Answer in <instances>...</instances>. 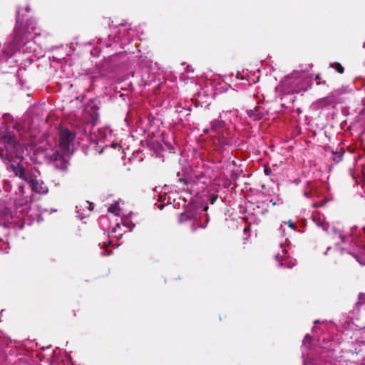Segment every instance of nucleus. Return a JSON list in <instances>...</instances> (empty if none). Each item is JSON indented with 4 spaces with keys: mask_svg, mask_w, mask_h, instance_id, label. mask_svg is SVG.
<instances>
[{
    "mask_svg": "<svg viewBox=\"0 0 365 365\" xmlns=\"http://www.w3.org/2000/svg\"><path fill=\"white\" fill-rule=\"evenodd\" d=\"M363 47L365 48V42L363 44Z\"/></svg>",
    "mask_w": 365,
    "mask_h": 365,
    "instance_id": "37",
    "label": "nucleus"
},
{
    "mask_svg": "<svg viewBox=\"0 0 365 365\" xmlns=\"http://www.w3.org/2000/svg\"><path fill=\"white\" fill-rule=\"evenodd\" d=\"M312 220L315 224L322 228L324 231H327L329 228V224L326 222L325 217L323 215L316 212L312 215Z\"/></svg>",
    "mask_w": 365,
    "mask_h": 365,
    "instance_id": "12",
    "label": "nucleus"
},
{
    "mask_svg": "<svg viewBox=\"0 0 365 365\" xmlns=\"http://www.w3.org/2000/svg\"><path fill=\"white\" fill-rule=\"evenodd\" d=\"M1 224L4 225V227H9L10 226V222L9 220V215H6L3 220V222H1Z\"/></svg>",
    "mask_w": 365,
    "mask_h": 365,
    "instance_id": "22",
    "label": "nucleus"
},
{
    "mask_svg": "<svg viewBox=\"0 0 365 365\" xmlns=\"http://www.w3.org/2000/svg\"><path fill=\"white\" fill-rule=\"evenodd\" d=\"M26 11H29V7H28V6H26Z\"/></svg>",
    "mask_w": 365,
    "mask_h": 365,
    "instance_id": "36",
    "label": "nucleus"
},
{
    "mask_svg": "<svg viewBox=\"0 0 365 365\" xmlns=\"http://www.w3.org/2000/svg\"><path fill=\"white\" fill-rule=\"evenodd\" d=\"M309 81L305 78L304 74L301 71H294L287 76L279 86L276 87V91L282 90L284 94L300 93L308 88Z\"/></svg>",
    "mask_w": 365,
    "mask_h": 365,
    "instance_id": "4",
    "label": "nucleus"
},
{
    "mask_svg": "<svg viewBox=\"0 0 365 365\" xmlns=\"http://www.w3.org/2000/svg\"><path fill=\"white\" fill-rule=\"evenodd\" d=\"M364 294H362V293H360L359 295V299H362V297H364Z\"/></svg>",
    "mask_w": 365,
    "mask_h": 365,
    "instance_id": "33",
    "label": "nucleus"
},
{
    "mask_svg": "<svg viewBox=\"0 0 365 365\" xmlns=\"http://www.w3.org/2000/svg\"><path fill=\"white\" fill-rule=\"evenodd\" d=\"M199 218V214L195 210H193L192 208H188L185 210V212L180 214L179 217V222L180 224L188 223L190 226L191 231L195 232L198 227H206V225H198Z\"/></svg>",
    "mask_w": 365,
    "mask_h": 365,
    "instance_id": "7",
    "label": "nucleus"
},
{
    "mask_svg": "<svg viewBox=\"0 0 365 365\" xmlns=\"http://www.w3.org/2000/svg\"><path fill=\"white\" fill-rule=\"evenodd\" d=\"M356 260L361 264H365V261L364 260H361V256H356Z\"/></svg>",
    "mask_w": 365,
    "mask_h": 365,
    "instance_id": "25",
    "label": "nucleus"
},
{
    "mask_svg": "<svg viewBox=\"0 0 365 365\" xmlns=\"http://www.w3.org/2000/svg\"><path fill=\"white\" fill-rule=\"evenodd\" d=\"M187 190L190 191L191 195H197L200 192L203 191L206 186L207 182L204 180V178H197L196 180L191 181H185Z\"/></svg>",
    "mask_w": 365,
    "mask_h": 365,
    "instance_id": "8",
    "label": "nucleus"
},
{
    "mask_svg": "<svg viewBox=\"0 0 365 365\" xmlns=\"http://www.w3.org/2000/svg\"><path fill=\"white\" fill-rule=\"evenodd\" d=\"M313 206H314V207H319L322 206V205L318 204V203H314V204L313 205Z\"/></svg>",
    "mask_w": 365,
    "mask_h": 365,
    "instance_id": "32",
    "label": "nucleus"
},
{
    "mask_svg": "<svg viewBox=\"0 0 365 365\" xmlns=\"http://www.w3.org/2000/svg\"><path fill=\"white\" fill-rule=\"evenodd\" d=\"M363 231L365 233V227L363 228Z\"/></svg>",
    "mask_w": 365,
    "mask_h": 365,
    "instance_id": "38",
    "label": "nucleus"
},
{
    "mask_svg": "<svg viewBox=\"0 0 365 365\" xmlns=\"http://www.w3.org/2000/svg\"><path fill=\"white\" fill-rule=\"evenodd\" d=\"M222 143L227 144V143L226 142V140H225L224 141H222Z\"/></svg>",
    "mask_w": 365,
    "mask_h": 365,
    "instance_id": "35",
    "label": "nucleus"
},
{
    "mask_svg": "<svg viewBox=\"0 0 365 365\" xmlns=\"http://www.w3.org/2000/svg\"><path fill=\"white\" fill-rule=\"evenodd\" d=\"M330 67L335 68L339 73H344V68L343 66L339 63H334L332 64H330Z\"/></svg>",
    "mask_w": 365,
    "mask_h": 365,
    "instance_id": "19",
    "label": "nucleus"
},
{
    "mask_svg": "<svg viewBox=\"0 0 365 365\" xmlns=\"http://www.w3.org/2000/svg\"><path fill=\"white\" fill-rule=\"evenodd\" d=\"M333 232L334 235V238L338 237L339 239L341 240V242H343V243L346 242V237L345 236H344L339 230H338L336 228L334 227Z\"/></svg>",
    "mask_w": 365,
    "mask_h": 365,
    "instance_id": "17",
    "label": "nucleus"
},
{
    "mask_svg": "<svg viewBox=\"0 0 365 365\" xmlns=\"http://www.w3.org/2000/svg\"><path fill=\"white\" fill-rule=\"evenodd\" d=\"M91 141L96 144V149L99 153H103L106 148H115L118 145L113 143V135L109 127H103L93 131L91 136Z\"/></svg>",
    "mask_w": 365,
    "mask_h": 365,
    "instance_id": "5",
    "label": "nucleus"
},
{
    "mask_svg": "<svg viewBox=\"0 0 365 365\" xmlns=\"http://www.w3.org/2000/svg\"><path fill=\"white\" fill-rule=\"evenodd\" d=\"M122 225L129 229H132L134 227V224H133L130 220V217L128 215H125L121 217Z\"/></svg>",
    "mask_w": 365,
    "mask_h": 365,
    "instance_id": "16",
    "label": "nucleus"
},
{
    "mask_svg": "<svg viewBox=\"0 0 365 365\" xmlns=\"http://www.w3.org/2000/svg\"><path fill=\"white\" fill-rule=\"evenodd\" d=\"M361 254H362L363 255H365V250H364V252H363V253H361Z\"/></svg>",
    "mask_w": 365,
    "mask_h": 365,
    "instance_id": "39",
    "label": "nucleus"
},
{
    "mask_svg": "<svg viewBox=\"0 0 365 365\" xmlns=\"http://www.w3.org/2000/svg\"><path fill=\"white\" fill-rule=\"evenodd\" d=\"M93 204L88 201L84 202L82 205H76V212L78 217L80 219L86 217L89 215L90 211L93 210Z\"/></svg>",
    "mask_w": 365,
    "mask_h": 365,
    "instance_id": "11",
    "label": "nucleus"
},
{
    "mask_svg": "<svg viewBox=\"0 0 365 365\" xmlns=\"http://www.w3.org/2000/svg\"><path fill=\"white\" fill-rule=\"evenodd\" d=\"M106 242H103V247H106Z\"/></svg>",
    "mask_w": 365,
    "mask_h": 365,
    "instance_id": "34",
    "label": "nucleus"
},
{
    "mask_svg": "<svg viewBox=\"0 0 365 365\" xmlns=\"http://www.w3.org/2000/svg\"><path fill=\"white\" fill-rule=\"evenodd\" d=\"M118 229H120V225H119V223L118 222V223H116V225H115L112 228L111 232H112V233H113V234H116V235H115V237H119V238H120V237H121V236H122V233L117 234V232H118Z\"/></svg>",
    "mask_w": 365,
    "mask_h": 365,
    "instance_id": "21",
    "label": "nucleus"
},
{
    "mask_svg": "<svg viewBox=\"0 0 365 365\" xmlns=\"http://www.w3.org/2000/svg\"><path fill=\"white\" fill-rule=\"evenodd\" d=\"M336 154H337L336 158H339V160H340L341 159V155H341V154H340L339 153H337Z\"/></svg>",
    "mask_w": 365,
    "mask_h": 365,
    "instance_id": "31",
    "label": "nucleus"
},
{
    "mask_svg": "<svg viewBox=\"0 0 365 365\" xmlns=\"http://www.w3.org/2000/svg\"><path fill=\"white\" fill-rule=\"evenodd\" d=\"M310 344H311V338L309 334H307L303 340V342H302L303 350L304 349H309L310 347Z\"/></svg>",
    "mask_w": 365,
    "mask_h": 365,
    "instance_id": "18",
    "label": "nucleus"
},
{
    "mask_svg": "<svg viewBox=\"0 0 365 365\" xmlns=\"http://www.w3.org/2000/svg\"><path fill=\"white\" fill-rule=\"evenodd\" d=\"M58 142L53 138L48 137L40 142L36 148L44 153L45 158L54 161L61 160L63 155L71 153L76 134L64 128L58 131Z\"/></svg>",
    "mask_w": 365,
    "mask_h": 365,
    "instance_id": "3",
    "label": "nucleus"
},
{
    "mask_svg": "<svg viewBox=\"0 0 365 365\" xmlns=\"http://www.w3.org/2000/svg\"><path fill=\"white\" fill-rule=\"evenodd\" d=\"M26 182L19 183L18 185L17 190L15 191L14 200L16 204L19 205H24L28 203L30 201V197L28 193V190H29V187L26 189Z\"/></svg>",
    "mask_w": 365,
    "mask_h": 365,
    "instance_id": "9",
    "label": "nucleus"
},
{
    "mask_svg": "<svg viewBox=\"0 0 365 365\" xmlns=\"http://www.w3.org/2000/svg\"><path fill=\"white\" fill-rule=\"evenodd\" d=\"M285 225L286 222H284L283 224L281 225L279 230L282 238H284V240L279 242V247L282 251L281 252H278L275 255V258L279 262L280 266L287 268H292V267L294 266V263L291 260H288L287 250L286 249V246L288 242V237H287V235L286 233L284 227Z\"/></svg>",
    "mask_w": 365,
    "mask_h": 365,
    "instance_id": "6",
    "label": "nucleus"
},
{
    "mask_svg": "<svg viewBox=\"0 0 365 365\" xmlns=\"http://www.w3.org/2000/svg\"><path fill=\"white\" fill-rule=\"evenodd\" d=\"M270 202H271L273 205L282 204V200H280V199H278L277 201H273L272 200H270Z\"/></svg>",
    "mask_w": 365,
    "mask_h": 365,
    "instance_id": "24",
    "label": "nucleus"
},
{
    "mask_svg": "<svg viewBox=\"0 0 365 365\" xmlns=\"http://www.w3.org/2000/svg\"><path fill=\"white\" fill-rule=\"evenodd\" d=\"M247 114L253 120H257L262 118L263 113L259 111V108H255L254 110H250L247 111Z\"/></svg>",
    "mask_w": 365,
    "mask_h": 365,
    "instance_id": "15",
    "label": "nucleus"
},
{
    "mask_svg": "<svg viewBox=\"0 0 365 365\" xmlns=\"http://www.w3.org/2000/svg\"><path fill=\"white\" fill-rule=\"evenodd\" d=\"M287 224L288 225V227L291 230H295L296 226H295V225L291 220H289Z\"/></svg>",
    "mask_w": 365,
    "mask_h": 365,
    "instance_id": "23",
    "label": "nucleus"
},
{
    "mask_svg": "<svg viewBox=\"0 0 365 365\" xmlns=\"http://www.w3.org/2000/svg\"><path fill=\"white\" fill-rule=\"evenodd\" d=\"M226 130V123L222 118L215 119L210 122V130L215 133L217 135H224V132Z\"/></svg>",
    "mask_w": 365,
    "mask_h": 365,
    "instance_id": "10",
    "label": "nucleus"
},
{
    "mask_svg": "<svg viewBox=\"0 0 365 365\" xmlns=\"http://www.w3.org/2000/svg\"><path fill=\"white\" fill-rule=\"evenodd\" d=\"M237 110H222V113H220V118L222 120H227L230 123H233L237 118Z\"/></svg>",
    "mask_w": 365,
    "mask_h": 365,
    "instance_id": "13",
    "label": "nucleus"
},
{
    "mask_svg": "<svg viewBox=\"0 0 365 365\" xmlns=\"http://www.w3.org/2000/svg\"><path fill=\"white\" fill-rule=\"evenodd\" d=\"M3 188L5 192H10L12 189V185L10 182L4 181L3 184Z\"/></svg>",
    "mask_w": 365,
    "mask_h": 365,
    "instance_id": "20",
    "label": "nucleus"
},
{
    "mask_svg": "<svg viewBox=\"0 0 365 365\" xmlns=\"http://www.w3.org/2000/svg\"><path fill=\"white\" fill-rule=\"evenodd\" d=\"M264 173L267 175H269L271 174V169L270 168H265L264 170Z\"/></svg>",
    "mask_w": 365,
    "mask_h": 365,
    "instance_id": "26",
    "label": "nucleus"
},
{
    "mask_svg": "<svg viewBox=\"0 0 365 365\" xmlns=\"http://www.w3.org/2000/svg\"><path fill=\"white\" fill-rule=\"evenodd\" d=\"M120 202H115L110 205L108 208V211L110 213L114 214L115 216H120L121 215V207L120 205Z\"/></svg>",
    "mask_w": 365,
    "mask_h": 365,
    "instance_id": "14",
    "label": "nucleus"
},
{
    "mask_svg": "<svg viewBox=\"0 0 365 365\" xmlns=\"http://www.w3.org/2000/svg\"><path fill=\"white\" fill-rule=\"evenodd\" d=\"M39 133L29 116H25L22 121L11 122L5 130L0 131V158L8 163V168L14 175L23 180L32 191L46 193L47 187L43 182L34 178L26 171L22 163L23 153L29 138H34Z\"/></svg>",
    "mask_w": 365,
    "mask_h": 365,
    "instance_id": "1",
    "label": "nucleus"
},
{
    "mask_svg": "<svg viewBox=\"0 0 365 365\" xmlns=\"http://www.w3.org/2000/svg\"><path fill=\"white\" fill-rule=\"evenodd\" d=\"M217 198V195L212 196V198L210 199L211 204H214Z\"/></svg>",
    "mask_w": 365,
    "mask_h": 365,
    "instance_id": "27",
    "label": "nucleus"
},
{
    "mask_svg": "<svg viewBox=\"0 0 365 365\" xmlns=\"http://www.w3.org/2000/svg\"><path fill=\"white\" fill-rule=\"evenodd\" d=\"M31 49V46L26 47V48H23V52H29L30 51H28V49Z\"/></svg>",
    "mask_w": 365,
    "mask_h": 365,
    "instance_id": "30",
    "label": "nucleus"
},
{
    "mask_svg": "<svg viewBox=\"0 0 365 365\" xmlns=\"http://www.w3.org/2000/svg\"><path fill=\"white\" fill-rule=\"evenodd\" d=\"M210 129L205 128V129L203 130L202 132H203L204 134H207L210 132Z\"/></svg>",
    "mask_w": 365,
    "mask_h": 365,
    "instance_id": "29",
    "label": "nucleus"
},
{
    "mask_svg": "<svg viewBox=\"0 0 365 365\" xmlns=\"http://www.w3.org/2000/svg\"><path fill=\"white\" fill-rule=\"evenodd\" d=\"M204 216H205V222L203 224L207 225V222H208V217L206 216V214H204ZM199 217H201L200 215H199ZM199 219H200V218H199ZM198 221H200V220H198ZM200 224H202V223L198 222V225H200Z\"/></svg>",
    "mask_w": 365,
    "mask_h": 365,
    "instance_id": "28",
    "label": "nucleus"
},
{
    "mask_svg": "<svg viewBox=\"0 0 365 365\" xmlns=\"http://www.w3.org/2000/svg\"><path fill=\"white\" fill-rule=\"evenodd\" d=\"M16 24L14 30V34L5 43L2 52L6 58L12 56L21 48L30 43L29 35L30 30L34 31L36 29V21L34 19H29L26 23V28L23 26L24 14L22 9L19 7L16 11Z\"/></svg>",
    "mask_w": 365,
    "mask_h": 365,
    "instance_id": "2",
    "label": "nucleus"
}]
</instances>
